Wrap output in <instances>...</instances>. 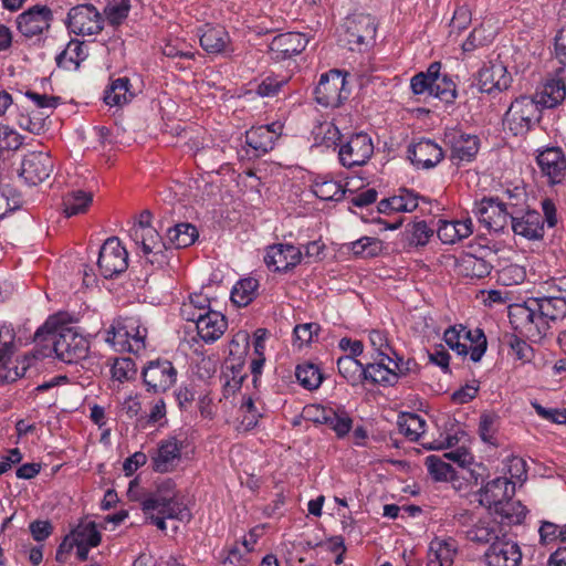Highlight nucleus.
I'll use <instances>...</instances> for the list:
<instances>
[{
  "label": "nucleus",
  "instance_id": "nucleus-43",
  "mask_svg": "<svg viewBox=\"0 0 566 566\" xmlns=\"http://www.w3.org/2000/svg\"><path fill=\"white\" fill-rule=\"evenodd\" d=\"M295 376L298 382L308 390L318 388L323 381V375L319 368L314 364L298 365Z\"/></svg>",
  "mask_w": 566,
  "mask_h": 566
},
{
  "label": "nucleus",
  "instance_id": "nucleus-21",
  "mask_svg": "<svg viewBox=\"0 0 566 566\" xmlns=\"http://www.w3.org/2000/svg\"><path fill=\"white\" fill-rule=\"evenodd\" d=\"M228 326L226 316L217 311L198 313L196 328L199 337L206 343H213L219 339Z\"/></svg>",
  "mask_w": 566,
  "mask_h": 566
},
{
  "label": "nucleus",
  "instance_id": "nucleus-50",
  "mask_svg": "<svg viewBox=\"0 0 566 566\" xmlns=\"http://www.w3.org/2000/svg\"><path fill=\"white\" fill-rule=\"evenodd\" d=\"M14 337L13 328L8 326L0 328V366L2 367H7L11 361L15 349Z\"/></svg>",
  "mask_w": 566,
  "mask_h": 566
},
{
  "label": "nucleus",
  "instance_id": "nucleus-14",
  "mask_svg": "<svg viewBox=\"0 0 566 566\" xmlns=\"http://www.w3.org/2000/svg\"><path fill=\"white\" fill-rule=\"evenodd\" d=\"M476 80L480 91L489 94L507 90L512 83V76L501 61L483 65L478 72Z\"/></svg>",
  "mask_w": 566,
  "mask_h": 566
},
{
  "label": "nucleus",
  "instance_id": "nucleus-24",
  "mask_svg": "<svg viewBox=\"0 0 566 566\" xmlns=\"http://www.w3.org/2000/svg\"><path fill=\"white\" fill-rule=\"evenodd\" d=\"M376 27L369 14H359L346 21V40L350 50L360 46L375 36Z\"/></svg>",
  "mask_w": 566,
  "mask_h": 566
},
{
  "label": "nucleus",
  "instance_id": "nucleus-59",
  "mask_svg": "<svg viewBox=\"0 0 566 566\" xmlns=\"http://www.w3.org/2000/svg\"><path fill=\"white\" fill-rule=\"evenodd\" d=\"M240 409L245 412L241 421L242 428L244 430L253 429L258 424L259 419L262 417V413L255 407L253 399L248 397L242 402Z\"/></svg>",
  "mask_w": 566,
  "mask_h": 566
},
{
  "label": "nucleus",
  "instance_id": "nucleus-42",
  "mask_svg": "<svg viewBox=\"0 0 566 566\" xmlns=\"http://www.w3.org/2000/svg\"><path fill=\"white\" fill-rule=\"evenodd\" d=\"M494 512L510 524H520L525 518L527 510L520 501H514L510 496L502 501Z\"/></svg>",
  "mask_w": 566,
  "mask_h": 566
},
{
  "label": "nucleus",
  "instance_id": "nucleus-36",
  "mask_svg": "<svg viewBox=\"0 0 566 566\" xmlns=\"http://www.w3.org/2000/svg\"><path fill=\"white\" fill-rule=\"evenodd\" d=\"M339 375L352 386L364 381L365 366L353 356H342L337 360Z\"/></svg>",
  "mask_w": 566,
  "mask_h": 566
},
{
  "label": "nucleus",
  "instance_id": "nucleus-64",
  "mask_svg": "<svg viewBox=\"0 0 566 566\" xmlns=\"http://www.w3.org/2000/svg\"><path fill=\"white\" fill-rule=\"evenodd\" d=\"M321 327L316 323L300 324L294 327V336L300 346L308 344L313 340L314 336H317Z\"/></svg>",
  "mask_w": 566,
  "mask_h": 566
},
{
  "label": "nucleus",
  "instance_id": "nucleus-25",
  "mask_svg": "<svg viewBox=\"0 0 566 566\" xmlns=\"http://www.w3.org/2000/svg\"><path fill=\"white\" fill-rule=\"evenodd\" d=\"M200 45L210 54H219L227 51L231 40L228 31L220 25L206 24L200 29Z\"/></svg>",
  "mask_w": 566,
  "mask_h": 566
},
{
  "label": "nucleus",
  "instance_id": "nucleus-60",
  "mask_svg": "<svg viewBox=\"0 0 566 566\" xmlns=\"http://www.w3.org/2000/svg\"><path fill=\"white\" fill-rule=\"evenodd\" d=\"M250 345V336L247 332H238L229 344V357H245Z\"/></svg>",
  "mask_w": 566,
  "mask_h": 566
},
{
  "label": "nucleus",
  "instance_id": "nucleus-15",
  "mask_svg": "<svg viewBox=\"0 0 566 566\" xmlns=\"http://www.w3.org/2000/svg\"><path fill=\"white\" fill-rule=\"evenodd\" d=\"M511 224L516 235L528 240L541 239L544 234L543 217L535 210L514 208L511 213Z\"/></svg>",
  "mask_w": 566,
  "mask_h": 566
},
{
  "label": "nucleus",
  "instance_id": "nucleus-57",
  "mask_svg": "<svg viewBox=\"0 0 566 566\" xmlns=\"http://www.w3.org/2000/svg\"><path fill=\"white\" fill-rule=\"evenodd\" d=\"M74 536L78 542H82L90 547H96L101 543V534L94 522H90L77 528Z\"/></svg>",
  "mask_w": 566,
  "mask_h": 566
},
{
  "label": "nucleus",
  "instance_id": "nucleus-49",
  "mask_svg": "<svg viewBox=\"0 0 566 566\" xmlns=\"http://www.w3.org/2000/svg\"><path fill=\"white\" fill-rule=\"evenodd\" d=\"M130 0H114L104 8V14L112 25L120 24L128 15Z\"/></svg>",
  "mask_w": 566,
  "mask_h": 566
},
{
  "label": "nucleus",
  "instance_id": "nucleus-22",
  "mask_svg": "<svg viewBox=\"0 0 566 566\" xmlns=\"http://www.w3.org/2000/svg\"><path fill=\"white\" fill-rule=\"evenodd\" d=\"M514 484L506 478H495L489 481L479 492L480 504L495 510L514 493Z\"/></svg>",
  "mask_w": 566,
  "mask_h": 566
},
{
  "label": "nucleus",
  "instance_id": "nucleus-51",
  "mask_svg": "<svg viewBox=\"0 0 566 566\" xmlns=\"http://www.w3.org/2000/svg\"><path fill=\"white\" fill-rule=\"evenodd\" d=\"M497 416L493 413H482L479 422V434L481 439L495 446V433L497 431Z\"/></svg>",
  "mask_w": 566,
  "mask_h": 566
},
{
  "label": "nucleus",
  "instance_id": "nucleus-27",
  "mask_svg": "<svg viewBox=\"0 0 566 566\" xmlns=\"http://www.w3.org/2000/svg\"><path fill=\"white\" fill-rule=\"evenodd\" d=\"M273 125L252 127L245 134V144L255 151V156L266 154L273 149L274 142L277 137Z\"/></svg>",
  "mask_w": 566,
  "mask_h": 566
},
{
  "label": "nucleus",
  "instance_id": "nucleus-62",
  "mask_svg": "<svg viewBox=\"0 0 566 566\" xmlns=\"http://www.w3.org/2000/svg\"><path fill=\"white\" fill-rule=\"evenodd\" d=\"M507 345L511 348L512 353L520 360H530L532 355V347L526 344V342L522 338V336L510 335L507 339Z\"/></svg>",
  "mask_w": 566,
  "mask_h": 566
},
{
  "label": "nucleus",
  "instance_id": "nucleus-5",
  "mask_svg": "<svg viewBox=\"0 0 566 566\" xmlns=\"http://www.w3.org/2000/svg\"><path fill=\"white\" fill-rule=\"evenodd\" d=\"M454 523L465 538L475 544H489L499 539V523L490 516H479L471 511H460L453 515Z\"/></svg>",
  "mask_w": 566,
  "mask_h": 566
},
{
  "label": "nucleus",
  "instance_id": "nucleus-23",
  "mask_svg": "<svg viewBox=\"0 0 566 566\" xmlns=\"http://www.w3.org/2000/svg\"><path fill=\"white\" fill-rule=\"evenodd\" d=\"M181 458V444L175 437L164 440L153 455V469L156 472L167 473L175 470Z\"/></svg>",
  "mask_w": 566,
  "mask_h": 566
},
{
  "label": "nucleus",
  "instance_id": "nucleus-37",
  "mask_svg": "<svg viewBox=\"0 0 566 566\" xmlns=\"http://www.w3.org/2000/svg\"><path fill=\"white\" fill-rule=\"evenodd\" d=\"M316 421L327 424L338 438L345 437L353 427L352 418L345 412H336L333 409H322V416Z\"/></svg>",
  "mask_w": 566,
  "mask_h": 566
},
{
  "label": "nucleus",
  "instance_id": "nucleus-10",
  "mask_svg": "<svg viewBox=\"0 0 566 566\" xmlns=\"http://www.w3.org/2000/svg\"><path fill=\"white\" fill-rule=\"evenodd\" d=\"M374 154V144L366 133L352 134L342 140L338 148V158L342 166L353 168L364 166Z\"/></svg>",
  "mask_w": 566,
  "mask_h": 566
},
{
  "label": "nucleus",
  "instance_id": "nucleus-11",
  "mask_svg": "<svg viewBox=\"0 0 566 566\" xmlns=\"http://www.w3.org/2000/svg\"><path fill=\"white\" fill-rule=\"evenodd\" d=\"M104 18L93 4H78L67 13V28L76 35H95L103 30Z\"/></svg>",
  "mask_w": 566,
  "mask_h": 566
},
{
  "label": "nucleus",
  "instance_id": "nucleus-7",
  "mask_svg": "<svg viewBox=\"0 0 566 566\" xmlns=\"http://www.w3.org/2000/svg\"><path fill=\"white\" fill-rule=\"evenodd\" d=\"M314 96L316 103L323 107H339L349 96L346 74L336 69L322 74Z\"/></svg>",
  "mask_w": 566,
  "mask_h": 566
},
{
  "label": "nucleus",
  "instance_id": "nucleus-8",
  "mask_svg": "<svg viewBox=\"0 0 566 566\" xmlns=\"http://www.w3.org/2000/svg\"><path fill=\"white\" fill-rule=\"evenodd\" d=\"M517 205V202L513 201L502 202L499 198L494 197L483 198L480 202L475 203L473 212L486 229L497 232L507 226L512 210Z\"/></svg>",
  "mask_w": 566,
  "mask_h": 566
},
{
  "label": "nucleus",
  "instance_id": "nucleus-28",
  "mask_svg": "<svg viewBox=\"0 0 566 566\" xmlns=\"http://www.w3.org/2000/svg\"><path fill=\"white\" fill-rule=\"evenodd\" d=\"M459 274L471 277L482 279L490 274L491 264L483 258L478 256L473 253H463L459 259L455 260Z\"/></svg>",
  "mask_w": 566,
  "mask_h": 566
},
{
  "label": "nucleus",
  "instance_id": "nucleus-41",
  "mask_svg": "<svg viewBox=\"0 0 566 566\" xmlns=\"http://www.w3.org/2000/svg\"><path fill=\"white\" fill-rule=\"evenodd\" d=\"M93 200L91 192L75 190L69 192L64 198V212L66 217H72L86 211Z\"/></svg>",
  "mask_w": 566,
  "mask_h": 566
},
{
  "label": "nucleus",
  "instance_id": "nucleus-6",
  "mask_svg": "<svg viewBox=\"0 0 566 566\" xmlns=\"http://www.w3.org/2000/svg\"><path fill=\"white\" fill-rule=\"evenodd\" d=\"M541 119L538 102L530 96H518L506 111L503 123L515 136L525 135Z\"/></svg>",
  "mask_w": 566,
  "mask_h": 566
},
{
  "label": "nucleus",
  "instance_id": "nucleus-34",
  "mask_svg": "<svg viewBox=\"0 0 566 566\" xmlns=\"http://www.w3.org/2000/svg\"><path fill=\"white\" fill-rule=\"evenodd\" d=\"M168 241L175 248H189L199 238L198 229L188 222H179L167 230Z\"/></svg>",
  "mask_w": 566,
  "mask_h": 566
},
{
  "label": "nucleus",
  "instance_id": "nucleus-47",
  "mask_svg": "<svg viewBox=\"0 0 566 566\" xmlns=\"http://www.w3.org/2000/svg\"><path fill=\"white\" fill-rule=\"evenodd\" d=\"M428 472L436 481H449L454 478L453 468L437 455L426 458Z\"/></svg>",
  "mask_w": 566,
  "mask_h": 566
},
{
  "label": "nucleus",
  "instance_id": "nucleus-58",
  "mask_svg": "<svg viewBox=\"0 0 566 566\" xmlns=\"http://www.w3.org/2000/svg\"><path fill=\"white\" fill-rule=\"evenodd\" d=\"M286 83L285 77L268 76L258 85L256 93L262 97H273Z\"/></svg>",
  "mask_w": 566,
  "mask_h": 566
},
{
  "label": "nucleus",
  "instance_id": "nucleus-18",
  "mask_svg": "<svg viewBox=\"0 0 566 566\" xmlns=\"http://www.w3.org/2000/svg\"><path fill=\"white\" fill-rule=\"evenodd\" d=\"M53 170V160L44 153H30L24 156L20 175L31 185L48 179Z\"/></svg>",
  "mask_w": 566,
  "mask_h": 566
},
{
  "label": "nucleus",
  "instance_id": "nucleus-44",
  "mask_svg": "<svg viewBox=\"0 0 566 566\" xmlns=\"http://www.w3.org/2000/svg\"><path fill=\"white\" fill-rule=\"evenodd\" d=\"M315 143L326 147L339 146L343 140L339 129L333 123L325 122L319 124L315 130Z\"/></svg>",
  "mask_w": 566,
  "mask_h": 566
},
{
  "label": "nucleus",
  "instance_id": "nucleus-29",
  "mask_svg": "<svg viewBox=\"0 0 566 566\" xmlns=\"http://www.w3.org/2000/svg\"><path fill=\"white\" fill-rule=\"evenodd\" d=\"M302 260V250H270L264 256L266 266L273 272H287Z\"/></svg>",
  "mask_w": 566,
  "mask_h": 566
},
{
  "label": "nucleus",
  "instance_id": "nucleus-4",
  "mask_svg": "<svg viewBox=\"0 0 566 566\" xmlns=\"http://www.w3.org/2000/svg\"><path fill=\"white\" fill-rule=\"evenodd\" d=\"M142 509L146 515L156 511L179 521L190 516L188 509L177 499L171 479H165L157 485L155 492L147 494L142 500Z\"/></svg>",
  "mask_w": 566,
  "mask_h": 566
},
{
  "label": "nucleus",
  "instance_id": "nucleus-40",
  "mask_svg": "<svg viewBox=\"0 0 566 566\" xmlns=\"http://www.w3.org/2000/svg\"><path fill=\"white\" fill-rule=\"evenodd\" d=\"M397 424L399 432L410 441H417L424 433L426 421L416 413H402Z\"/></svg>",
  "mask_w": 566,
  "mask_h": 566
},
{
  "label": "nucleus",
  "instance_id": "nucleus-3",
  "mask_svg": "<svg viewBox=\"0 0 566 566\" xmlns=\"http://www.w3.org/2000/svg\"><path fill=\"white\" fill-rule=\"evenodd\" d=\"M509 318L513 329L532 342L541 340L549 329V324L543 321V316L536 310V301L533 298L510 305Z\"/></svg>",
  "mask_w": 566,
  "mask_h": 566
},
{
  "label": "nucleus",
  "instance_id": "nucleus-31",
  "mask_svg": "<svg viewBox=\"0 0 566 566\" xmlns=\"http://www.w3.org/2000/svg\"><path fill=\"white\" fill-rule=\"evenodd\" d=\"M259 287L260 283L253 276L240 279L231 290L230 300L235 306L245 307L256 298Z\"/></svg>",
  "mask_w": 566,
  "mask_h": 566
},
{
  "label": "nucleus",
  "instance_id": "nucleus-48",
  "mask_svg": "<svg viewBox=\"0 0 566 566\" xmlns=\"http://www.w3.org/2000/svg\"><path fill=\"white\" fill-rule=\"evenodd\" d=\"M431 96L440 101L451 104L457 97V88L454 82L447 75L436 80L431 87Z\"/></svg>",
  "mask_w": 566,
  "mask_h": 566
},
{
  "label": "nucleus",
  "instance_id": "nucleus-1",
  "mask_svg": "<svg viewBox=\"0 0 566 566\" xmlns=\"http://www.w3.org/2000/svg\"><path fill=\"white\" fill-rule=\"evenodd\" d=\"M72 321L69 313L53 314L34 334L35 342H43L51 336L56 357L67 364L85 359L90 349L88 340L74 326H71Z\"/></svg>",
  "mask_w": 566,
  "mask_h": 566
},
{
  "label": "nucleus",
  "instance_id": "nucleus-53",
  "mask_svg": "<svg viewBox=\"0 0 566 566\" xmlns=\"http://www.w3.org/2000/svg\"><path fill=\"white\" fill-rule=\"evenodd\" d=\"M86 54L84 52L83 43L72 40L66 49L56 56V63L63 65L64 61L73 63L76 67L80 63L85 60Z\"/></svg>",
  "mask_w": 566,
  "mask_h": 566
},
{
  "label": "nucleus",
  "instance_id": "nucleus-17",
  "mask_svg": "<svg viewBox=\"0 0 566 566\" xmlns=\"http://www.w3.org/2000/svg\"><path fill=\"white\" fill-rule=\"evenodd\" d=\"M408 158L417 168L436 167L444 157L442 148L431 139H420L408 147Z\"/></svg>",
  "mask_w": 566,
  "mask_h": 566
},
{
  "label": "nucleus",
  "instance_id": "nucleus-2",
  "mask_svg": "<svg viewBox=\"0 0 566 566\" xmlns=\"http://www.w3.org/2000/svg\"><path fill=\"white\" fill-rule=\"evenodd\" d=\"M147 329L137 317H124L113 322L106 331L105 342L117 352L138 354L145 349Z\"/></svg>",
  "mask_w": 566,
  "mask_h": 566
},
{
  "label": "nucleus",
  "instance_id": "nucleus-52",
  "mask_svg": "<svg viewBox=\"0 0 566 566\" xmlns=\"http://www.w3.org/2000/svg\"><path fill=\"white\" fill-rule=\"evenodd\" d=\"M493 41L492 32L486 33L483 25L476 27L469 34L468 39L462 44L464 52H472L480 46L488 45Z\"/></svg>",
  "mask_w": 566,
  "mask_h": 566
},
{
  "label": "nucleus",
  "instance_id": "nucleus-35",
  "mask_svg": "<svg viewBox=\"0 0 566 566\" xmlns=\"http://www.w3.org/2000/svg\"><path fill=\"white\" fill-rule=\"evenodd\" d=\"M133 96L129 78L118 77L113 80L109 87L105 91L104 102L109 106H120L128 103Z\"/></svg>",
  "mask_w": 566,
  "mask_h": 566
},
{
  "label": "nucleus",
  "instance_id": "nucleus-9",
  "mask_svg": "<svg viewBox=\"0 0 566 566\" xmlns=\"http://www.w3.org/2000/svg\"><path fill=\"white\" fill-rule=\"evenodd\" d=\"M177 369L167 359L148 361L142 371V377L148 392L160 395L169 390L177 381Z\"/></svg>",
  "mask_w": 566,
  "mask_h": 566
},
{
  "label": "nucleus",
  "instance_id": "nucleus-56",
  "mask_svg": "<svg viewBox=\"0 0 566 566\" xmlns=\"http://www.w3.org/2000/svg\"><path fill=\"white\" fill-rule=\"evenodd\" d=\"M472 14L471 10L467 4L459 6L453 17L450 21V34L457 33L460 34L463 30H465L471 23Z\"/></svg>",
  "mask_w": 566,
  "mask_h": 566
},
{
  "label": "nucleus",
  "instance_id": "nucleus-30",
  "mask_svg": "<svg viewBox=\"0 0 566 566\" xmlns=\"http://www.w3.org/2000/svg\"><path fill=\"white\" fill-rule=\"evenodd\" d=\"M385 357L379 363H369L365 366L364 381L373 385L394 386L398 381V373L385 364Z\"/></svg>",
  "mask_w": 566,
  "mask_h": 566
},
{
  "label": "nucleus",
  "instance_id": "nucleus-20",
  "mask_svg": "<svg viewBox=\"0 0 566 566\" xmlns=\"http://www.w3.org/2000/svg\"><path fill=\"white\" fill-rule=\"evenodd\" d=\"M488 566H518L522 560L520 546L511 541H496L484 554Z\"/></svg>",
  "mask_w": 566,
  "mask_h": 566
},
{
  "label": "nucleus",
  "instance_id": "nucleus-63",
  "mask_svg": "<svg viewBox=\"0 0 566 566\" xmlns=\"http://www.w3.org/2000/svg\"><path fill=\"white\" fill-rule=\"evenodd\" d=\"M533 408L543 419L549 420L557 424H566V409L545 408L538 402H532Z\"/></svg>",
  "mask_w": 566,
  "mask_h": 566
},
{
  "label": "nucleus",
  "instance_id": "nucleus-38",
  "mask_svg": "<svg viewBox=\"0 0 566 566\" xmlns=\"http://www.w3.org/2000/svg\"><path fill=\"white\" fill-rule=\"evenodd\" d=\"M566 69H559L556 78L548 81L544 87V95L547 97L544 104L547 107H555L560 104L566 96L565 76Z\"/></svg>",
  "mask_w": 566,
  "mask_h": 566
},
{
  "label": "nucleus",
  "instance_id": "nucleus-54",
  "mask_svg": "<svg viewBox=\"0 0 566 566\" xmlns=\"http://www.w3.org/2000/svg\"><path fill=\"white\" fill-rule=\"evenodd\" d=\"M465 338L470 339L471 343L474 344V346L469 348L471 360L474 363L480 361L486 350L488 343L485 335L480 328H478L474 333L471 331L465 332Z\"/></svg>",
  "mask_w": 566,
  "mask_h": 566
},
{
  "label": "nucleus",
  "instance_id": "nucleus-32",
  "mask_svg": "<svg viewBox=\"0 0 566 566\" xmlns=\"http://www.w3.org/2000/svg\"><path fill=\"white\" fill-rule=\"evenodd\" d=\"M543 321L556 322L566 317V298L562 296L533 297Z\"/></svg>",
  "mask_w": 566,
  "mask_h": 566
},
{
  "label": "nucleus",
  "instance_id": "nucleus-39",
  "mask_svg": "<svg viewBox=\"0 0 566 566\" xmlns=\"http://www.w3.org/2000/svg\"><path fill=\"white\" fill-rule=\"evenodd\" d=\"M312 189L314 195L321 200L339 201L344 198L346 192L339 182L326 178H316L312 185Z\"/></svg>",
  "mask_w": 566,
  "mask_h": 566
},
{
  "label": "nucleus",
  "instance_id": "nucleus-16",
  "mask_svg": "<svg viewBox=\"0 0 566 566\" xmlns=\"http://www.w3.org/2000/svg\"><path fill=\"white\" fill-rule=\"evenodd\" d=\"M543 176L551 185L560 184L566 177V156L559 147H548L536 157Z\"/></svg>",
  "mask_w": 566,
  "mask_h": 566
},
{
  "label": "nucleus",
  "instance_id": "nucleus-46",
  "mask_svg": "<svg viewBox=\"0 0 566 566\" xmlns=\"http://www.w3.org/2000/svg\"><path fill=\"white\" fill-rule=\"evenodd\" d=\"M129 235L139 248H155L163 240L159 231L154 227L132 228Z\"/></svg>",
  "mask_w": 566,
  "mask_h": 566
},
{
  "label": "nucleus",
  "instance_id": "nucleus-55",
  "mask_svg": "<svg viewBox=\"0 0 566 566\" xmlns=\"http://www.w3.org/2000/svg\"><path fill=\"white\" fill-rule=\"evenodd\" d=\"M465 328L463 326H460V329H458L455 326H451L446 329L443 334V339L446 344L452 349L455 350L458 355L460 356H467L469 354V347L467 344H463L460 342L461 334H465Z\"/></svg>",
  "mask_w": 566,
  "mask_h": 566
},
{
  "label": "nucleus",
  "instance_id": "nucleus-61",
  "mask_svg": "<svg viewBox=\"0 0 566 566\" xmlns=\"http://www.w3.org/2000/svg\"><path fill=\"white\" fill-rule=\"evenodd\" d=\"M538 534H539V543L542 545H547L557 539H559L562 542V526H559L553 522L543 521L538 528Z\"/></svg>",
  "mask_w": 566,
  "mask_h": 566
},
{
  "label": "nucleus",
  "instance_id": "nucleus-26",
  "mask_svg": "<svg viewBox=\"0 0 566 566\" xmlns=\"http://www.w3.org/2000/svg\"><path fill=\"white\" fill-rule=\"evenodd\" d=\"M97 265L106 279L123 273L128 268L127 250H98Z\"/></svg>",
  "mask_w": 566,
  "mask_h": 566
},
{
  "label": "nucleus",
  "instance_id": "nucleus-19",
  "mask_svg": "<svg viewBox=\"0 0 566 566\" xmlns=\"http://www.w3.org/2000/svg\"><path fill=\"white\" fill-rule=\"evenodd\" d=\"M308 40L303 33L286 32L277 34L270 43L272 57L277 61L291 59L305 50Z\"/></svg>",
  "mask_w": 566,
  "mask_h": 566
},
{
  "label": "nucleus",
  "instance_id": "nucleus-13",
  "mask_svg": "<svg viewBox=\"0 0 566 566\" xmlns=\"http://www.w3.org/2000/svg\"><path fill=\"white\" fill-rule=\"evenodd\" d=\"M52 20V10L38 4L18 15L17 27L24 36L32 38L49 30Z\"/></svg>",
  "mask_w": 566,
  "mask_h": 566
},
{
  "label": "nucleus",
  "instance_id": "nucleus-33",
  "mask_svg": "<svg viewBox=\"0 0 566 566\" xmlns=\"http://www.w3.org/2000/svg\"><path fill=\"white\" fill-rule=\"evenodd\" d=\"M457 549L453 544L444 541H432L428 551V566H451L453 564Z\"/></svg>",
  "mask_w": 566,
  "mask_h": 566
},
{
  "label": "nucleus",
  "instance_id": "nucleus-12",
  "mask_svg": "<svg viewBox=\"0 0 566 566\" xmlns=\"http://www.w3.org/2000/svg\"><path fill=\"white\" fill-rule=\"evenodd\" d=\"M444 142L450 146V160L455 165L471 163L480 149V139L476 135L465 134L450 129L444 134Z\"/></svg>",
  "mask_w": 566,
  "mask_h": 566
},
{
  "label": "nucleus",
  "instance_id": "nucleus-45",
  "mask_svg": "<svg viewBox=\"0 0 566 566\" xmlns=\"http://www.w3.org/2000/svg\"><path fill=\"white\" fill-rule=\"evenodd\" d=\"M389 199L395 213L412 212L419 205V196L406 188L399 189V193L389 197Z\"/></svg>",
  "mask_w": 566,
  "mask_h": 566
}]
</instances>
